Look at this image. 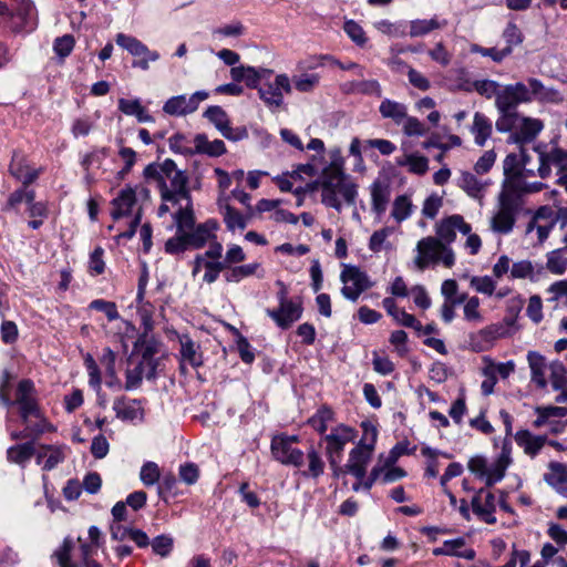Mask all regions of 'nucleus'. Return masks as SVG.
Wrapping results in <instances>:
<instances>
[{
    "instance_id": "nucleus-1",
    "label": "nucleus",
    "mask_w": 567,
    "mask_h": 567,
    "mask_svg": "<svg viewBox=\"0 0 567 567\" xmlns=\"http://www.w3.org/2000/svg\"><path fill=\"white\" fill-rule=\"evenodd\" d=\"M144 178L155 183L163 202L177 205L182 199H189L188 176L177 168L176 163L166 158L163 163H151L143 172Z\"/></svg>"
},
{
    "instance_id": "nucleus-2",
    "label": "nucleus",
    "mask_w": 567,
    "mask_h": 567,
    "mask_svg": "<svg viewBox=\"0 0 567 567\" xmlns=\"http://www.w3.org/2000/svg\"><path fill=\"white\" fill-rule=\"evenodd\" d=\"M319 183H321V202L327 207L341 212L342 203L339 195L347 205L355 204L358 185L343 172L342 157L336 156L332 158L329 166L322 169Z\"/></svg>"
},
{
    "instance_id": "nucleus-3",
    "label": "nucleus",
    "mask_w": 567,
    "mask_h": 567,
    "mask_svg": "<svg viewBox=\"0 0 567 567\" xmlns=\"http://www.w3.org/2000/svg\"><path fill=\"white\" fill-rule=\"evenodd\" d=\"M523 209L524 200L519 194L514 190L501 192L497 209L491 218V229L502 235L509 234Z\"/></svg>"
},
{
    "instance_id": "nucleus-4",
    "label": "nucleus",
    "mask_w": 567,
    "mask_h": 567,
    "mask_svg": "<svg viewBox=\"0 0 567 567\" xmlns=\"http://www.w3.org/2000/svg\"><path fill=\"white\" fill-rule=\"evenodd\" d=\"M362 427L364 430V437L350 451L347 462V471L358 480H363L365 476L367 465L372 457L378 436L375 427L369 423L363 422Z\"/></svg>"
},
{
    "instance_id": "nucleus-5",
    "label": "nucleus",
    "mask_w": 567,
    "mask_h": 567,
    "mask_svg": "<svg viewBox=\"0 0 567 567\" xmlns=\"http://www.w3.org/2000/svg\"><path fill=\"white\" fill-rule=\"evenodd\" d=\"M12 406L17 405L22 423H28L30 416L40 417L41 410L38 402V392L34 382L30 379L19 381Z\"/></svg>"
},
{
    "instance_id": "nucleus-6",
    "label": "nucleus",
    "mask_w": 567,
    "mask_h": 567,
    "mask_svg": "<svg viewBox=\"0 0 567 567\" xmlns=\"http://www.w3.org/2000/svg\"><path fill=\"white\" fill-rule=\"evenodd\" d=\"M508 86L519 103L529 102L532 100H538L540 102L561 101V96L558 91L545 87L543 83L535 78H529L527 80V84L517 82L515 84H509Z\"/></svg>"
},
{
    "instance_id": "nucleus-7",
    "label": "nucleus",
    "mask_w": 567,
    "mask_h": 567,
    "mask_svg": "<svg viewBox=\"0 0 567 567\" xmlns=\"http://www.w3.org/2000/svg\"><path fill=\"white\" fill-rule=\"evenodd\" d=\"M340 280L344 284L341 288L342 296L351 301H357L363 291L372 287L367 272L357 266H346L340 275Z\"/></svg>"
},
{
    "instance_id": "nucleus-8",
    "label": "nucleus",
    "mask_w": 567,
    "mask_h": 567,
    "mask_svg": "<svg viewBox=\"0 0 567 567\" xmlns=\"http://www.w3.org/2000/svg\"><path fill=\"white\" fill-rule=\"evenodd\" d=\"M14 11L11 14L12 30L16 33L32 32L38 24L37 9L31 0H13Z\"/></svg>"
},
{
    "instance_id": "nucleus-9",
    "label": "nucleus",
    "mask_w": 567,
    "mask_h": 567,
    "mask_svg": "<svg viewBox=\"0 0 567 567\" xmlns=\"http://www.w3.org/2000/svg\"><path fill=\"white\" fill-rule=\"evenodd\" d=\"M551 147L547 151V146L543 144H538L534 147L535 152L538 154L539 166H538V175L542 178H546L550 175V166L555 165L559 168H564L567 164V150H563L557 146V142L553 140L550 142Z\"/></svg>"
},
{
    "instance_id": "nucleus-10",
    "label": "nucleus",
    "mask_w": 567,
    "mask_h": 567,
    "mask_svg": "<svg viewBox=\"0 0 567 567\" xmlns=\"http://www.w3.org/2000/svg\"><path fill=\"white\" fill-rule=\"evenodd\" d=\"M291 92V84L288 75L278 74L272 83L258 87L260 100L271 110L278 109L284 103V93Z\"/></svg>"
},
{
    "instance_id": "nucleus-11",
    "label": "nucleus",
    "mask_w": 567,
    "mask_h": 567,
    "mask_svg": "<svg viewBox=\"0 0 567 567\" xmlns=\"http://www.w3.org/2000/svg\"><path fill=\"white\" fill-rule=\"evenodd\" d=\"M271 453L284 465L301 467L305 463L303 452L289 444L288 435H276L271 440Z\"/></svg>"
},
{
    "instance_id": "nucleus-12",
    "label": "nucleus",
    "mask_w": 567,
    "mask_h": 567,
    "mask_svg": "<svg viewBox=\"0 0 567 567\" xmlns=\"http://www.w3.org/2000/svg\"><path fill=\"white\" fill-rule=\"evenodd\" d=\"M326 441V454L329 465H334L336 460L342 458V453L347 443L353 440V430L346 425H338L330 434L323 436Z\"/></svg>"
},
{
    "instance_id": "nucleus-13",
    "label": "nucleus",
    "mask_w": 567,
    "mask_h": 567,
    "mask_svg": "<svg viewBox=\"0 0 567 567\" xmlns=\"http://www.w3.org/2000/svg\"><path fill=\"white\" fill-rule=\"evenodd\" d=\"M444 245L436 237H425L419 240L416 245L417 256L414 259V264L420 270L425 269L431 262L436 264L440 261Z\"/></svg>"
},
{
    "instance_id": "nucleus-14",
    "label": "nucleus",
    "mask_w": 567,
    "mask_h": 567,
    "mask_svg": "<svg viewBox=\"0 0 567 567\" xmlns=\"http://www.w3.org/2000/svg\"><path fill=\"white\" fill-rule=\"evenodd\" d=\"M302 303L301 301H288L279 305L277 309H266V313L270 317L276 324L286 330L291 327V324L298 321L302 316Z\"/></svg>"
},
{
    "instance_id": "nucleus-15",
    "label": "nucleus",
    "mask_w": 567,
    "mask_h": 567,
    "mask_svg": "<svg viewBox=\"0 0 567 567\" xmlns=\"http://www.w3.org/2000/svg\"><path fill=\"white\" fill-rule=\"evenodd\" d=\"M472 509L483 522L487 524H495L496 517L494 516L495 496L491 492H486L481 488L472 498Z\"/></svg>"
},
{
    "instance_id": "nucleus-16",
    "label": "nucleus",
    "mask_w": 567,
    "mask_h": 567,
    "mask_svg": "<svg viewBox=\"0 0 567 567\" xmlns=\"http://www.w3.org/2000/svg\"><path fill=\"white\" fill-rule=\"evenodd\" d=\"M543 130V123L539 120L520 117L516 131L508 137L509 143L523 145L532 142Z\"/></svg>"
},
{
    "instance_id": "nucleus-17",
    "label": "nucleus",
    "mask_w": 567,
    "mask_h": 567,
    "mask_svg": "<svg viewBox=\"0 0 567 567\" xmlns=\"http://www.w3.org/2000/svg\"><path fill=\"white\" fill-rule=\"evenodd\" d=\"M219 225L216 219H207L206 221L194 226L186 233L188 241L193 249L203 248L210 238H215V231Z\"/></svg>"
},
{
    "instance_id": "nucleus-18",
    "label": "nucleus",
    "mask_w": 567,
    "mask_h": 567,
    "mask_svg": "<svg viewBox=\"0 0 567 567\" xmlns=\"http://www.w3.org/2000/svg\"><path fill=\"white\" fill-rule=\"evenodd\" d=\"M9 171L12 176L22 182L23 186H29L39 176V171L30 169L24 155L17 151L13 152Z\"/></svg>"
},
{
    "instance_id": "nucleus-19",
    "label": "nucleus",
    "mask_w": 567,
    "mask_h": 567,
    "mask_svg": "<svg viewBox=\"0 0 567 567\" xmlns=\"http://www.w3.org/2000/svg\"><path fill=\"white\" fill-rule=\"evenodd\" d=\"M136 204V194L132 187H126L120 192V194L112 200L113 210L111 216L117 220L122 217L128 216L132 213V208Z\"/></svg>"
},
{
    "instance_id": "nucleus-20",
    "label": "nucleus",
    "mask_w": 567,
    "mask_h": 567,
    "mask_svg": "<svg viewBox=\"0 0 567 567\" xmlns=\"http://www.w3.org/2000/svg\"><path fill=\"white\" fill-rule=\"evenodd\" d=\"M113 410L122 421H134L143 417V409L138 400L118 398L114 401Z\"/></svg>"
},
{
    "instance_id": "nucleus-21",
    "label": "nucleus",
    "mask_w": 567,
    "mask_h": 567,
    "mask_svg": "<svg viewBox=\"0 0 567 567\" xmlns=\"http://www.w3.org/2000/svg\"><path fill=\"white\" fill-rule=\"evenodd\" d=\"M194 154H205L210 157H219L227 152L221 140L209 141L206 134L199 133L194 137Z\"/></svg>"
},
{
    "instance_id": "nucleus-22",
    "label": "nucleus",
    "mask_w": 567,
    "mask_h": 567,
    "mask_svg": "<svg viewBox=\"0 0 567 567\" xmlns=\"http://www.w3.org/2000/svg\"><path fill=\"white\" fill-rule=\"evenodd\" d=\"M390 186L379 179L374 181L371 185V199L372 210L381 219V216L386 210V206L390 199Z\"/></svg>"
},
{
    "instance_id": "nucleus-23",
    "label": "nucleus",
    "mask_w": 567,
    "mask_h": 567,
    "mask_svg": "<svg viewBox=\"0 0 567 567\" xmlns=\"http://www.w3.org/2000/svg\"><path fill=\"white\" fill-rule=\"evenodd\" d=\"M516 443L524 449L530 457H535L545 445L547 439L542 435H533L528 430H519L514 435Z\"/></svg>"
},
{
    "instance_id": "nucleus-24",
    "label": "nucleus",
    "mask_w": 567,
    "mask_h": 567,
    "mask_svg": "<svg viewBox=\"0 0 567 567\" xmlns=\"http://www.w3.org/2000/svg\"><path fill=\"white\" fill-rule=\"evenodd\" d=\"M550 472L544 475L545 482L559 494L567 496V467L558 462L549 464Z\"/></svg>"
},
{
    "instance_id": "nucleus-25",
    "label": "nucleus",
    "mask_w": 567,
    "mask_h": 567,
    "mask_svg": "<svg viewBox=\"0 0 567 567\" xmlns=\"http://www.w3.org/2000/svg\"><path fill=\"white\" fill-rule=\"evenodd\" d=\"M446 25L447 21L445 19H439L436 16L431 19L412 20L410 22L409 35L411 38L424 37L434 30L445 28Z\"/></svg>"
},
{
    "instance_id": "nucleus-26",
    "label": "nucleus",
    "mask_w": 567,
    "mask_h": 567,
    "mask_svg": "<svg viewBox=\"0 0 567 567\" xmlns=\"http://www.w3.org/2000/svg\"><path fill=\"white\" fill-rule=\"evenodd\" d=\"M528 364L530 368V379L539 389H545L547 385L546 380V361L545 358L535 351H529L527 354Z\"/></svg>"
},
{
    "instance_id": "nucleus-27",
    "label": "nucleus",
    "mask_w": 567,
    "mask_h": 567,
    "mask_svg": "<svg viewBox=\"0 0 567 567\" xmlns=\"http://www.w3.org/2000/svg\"><path fill=\"white\" fill-rule=\"evenodd\" d=\"M117 106L122 113L128 116H135L140 123L154 122V117L146 112L140 99L128 100L121 97L117 102Z\"/></svg>"
},
{
    "instance_id": "nucleus-28",
    "label": "nucleus",
    "mask_w": 567,
    "mask_h": 567,
    "mask_svg": "<svg viewBox=\"0 0 567 567\" xmlns=\"http://www.w3.org/2000/svg\"><path fill=\"white\" fill-rule=\"evenodd\" d=\"M457 186L463 189L472 198H482L485 186L473 173L463 171L457 178Z\"/></svg>"
},
{
    "instance_id": "nucleus-29",
    "label": "nucleus",
    "mask_w": 567,
    "mask_h": 567,
    "mask_svg": "<svg viewBox=\"0 0 567 567\" xmlns=\"http://www.w3.org/2000/svg\"><path fill=\"white\" fill-rule=\"evenodd\" d=\"M35 454L33 441L12 445L7 450V460L11 463L25 467L27 463Z\"/></svg>"
},
{
    "instance_id": "nucleus-30",
    "label": "nucleus",
    "mask_w": 567,
    "mask_h": 567,
    "mask_svg": "<svg viewBox=\"0 0 567 567\" xmlns=\"http://www.w3.org/2000/svg\"><path fill=\"white\" fill-rule=\"evenodd\" d=\"M379 112L383 118H390L396 125H401L406 118L408 107L403 103L384 99L379 106Z\"/></svg>"
},
{
    "instance_id": "nucleus-31",
    "label": "nucleus",
    "mask_w": 567,
    "mask_h": 567,
    "mask_svg": "<svg viewBox=\"0 0 567 567\" xmlns=\"http://www.w3.org/2000/svg\"><path fill=\"white\" fill-rule=\"evenodd\" d=\"M492 122L484 114L476 112L474 114L472 133L474 134V141L478 146H484L487 138L492 134Z\"/></svg>"
},
{
    "instance_id": "nucleus-32",
    "label": "nucleus",
    "mask_w": 567,
    "mask_h": 567,
    "mask_svg": "<svg viewBox=\"0 0 567 567\" xmlns=\"http://www.w3.org/2000/svg\"><path fill=\"white\" fill-rule=\"evenodd\" d=\"M187 202L185 207L179 208L174 215V220L176 225V231L186 234L195 226V215L193 210L192 196L189 195V199H185Z\"/></svg>"
},
{
    "instance_id": "nucleus-33",
    "label": "nucleus",
    "mask_w": 567,
    "mask_h": 567,
    "mask_svg": "<svg viewBox=\"0 0 567 567\" xmlns=\"http://www.w3.org/2000/svg\"><path fill=\"white\" fill-rule=\"evenodd\" d=\"M308 466L301 471V475L307 478L318 480L324 472V461L320 453L311 445L307 452Z\"/></svg>"
},
{
    "instance_id": "nucleus-34",
    "label": "nucleus",
    "mask_w": 567,
    "mask_h": 567,
    "mask_svg": "<svg viewBox=\"0 0 567 567\" xmlns=\"http://www.w3.org/2000/svg\"><path fill=\"white\" fill-rule=\"evenodd\" d=\"M161 342L153 336L141 333L135 342V349L141 353L142 360L155 359V354L159 351Z\"/></svg>"
},
{
    "instance_id": "nucleus-35",
    "label": "nucleus",
    "mask_w": 567,
    "mask_h": 567,
    "mask_svg": "<svg viewBox=\"0 0 567 567\" xmlns=\"http://www.w3.org/2000/svg\"><path fill=\"white\" fill-rule=\"evenodd\" d=\"M260 267V264L254 262L243 266H227L226 271L224 272V278L226 282H239L244 278L250 277L256 274L257 269Z\"/></svg>"
},
{
    "instance_id": "nucleus-36",
    "label": "nucleus",
    "mask_w": 567,
    "mask_h": 567,
    "mask_svg": "<svg viewBox=\"0 0 567 567\" xmlns=\"http://www.w3.org/2000/svg\"><path fill=\"white\" fill-rule=\"evenodd\" d=\"M179 341L182 359L194 368L202 365V355L197 352L195 342L188 336L181 337Z\"/></svg>"
},
{
    "instance_id": "nucleus-37",
    "label": "nucleus",
    "mask_w": 567,
    "mask_h": 567,
    "mask_svg": "<svg viewBox=\"0 0 567 567\" xmlns=\"http://www.w3.org/2000/svg\"><path fill=\"white\" fill-rule=\"evenodd\" d=\"M333 420V411L323 405L308 420V424L318 433L323 434L328 429V423Z\"/></svg>"
},
{
    "instance_id": "nucleus-38",
    "label": "nucleus",
    "mask_w": 567,
    "mask_h": 567,
    "mask_svg": "<svg viewBox=\"0 0 567 567\" xmlns=\"http://www.w3.org/2000/svg\"><path fill=\"white\" fill-rule=\"evenodd\" d=\"M496 339L489 326L470 336L471 344L475 351L486 350Z\"/></svg>"
},
{
    "instance_id": "nucleus-39",
    "label": "nucleus",
    "mask_w": 567,
    "mask_h": 567,
    "mask_svg": "<svg viewBox=\"0 0 567 567\" xmlns=\"http://www.w3.org/2000/svg\"><path fill=\"white\" fill-rule=\"evenodd\" d=\"M382 306L398 323L400 324H411L413 323V315L408 313L403 309H399L396 302L393 298L386 297L382 300Z\"/></svg>"
},
{
    "instance_id": "nucleus-40",
    "label": "nucleus",
    "mask_w": 567,
    "mask_h": 567,
    "mask_svg": "<svg viewBox=\"0 0 567 567\" xmlns=\"http://www.w3.org/2000/svg\"><path fill=\"white\" fill-rule=\"evenodd\" d=\"M549 381L555 391L567 386V370L560 361H554L548 367Z\"/></svg>"
},
{
    "instance_id": "nucleus-41",
    "label": "nucleus",
    "mask_w": 567,
    "mask_h": 567,
    "mask_svg": "<svg viewBox=\"0 0 567 567\" xmlns=\"http://www.w3.org/2000/svg\"><path fill=\"white\" fill-rule=\"evenodd\" d=\"M495 104L499 112H516L519 101L509 90V86L506 85L502 91H498Z\"/></svg>"
},
{
    "instance_id": "nucleus-42",
    "label": "nucleus",
    "mask_w": 567,
    "mask_h": 567,
    "mask_svg": "<svg viewBox=\"0 0 567 567\" xmlns=\"http://www.w3.org/2000/svg\"><path fill=\"white\" fill-rule=\"evenodd\" d=\"M192 248L186 234L176 231L175 236L168 238L164 250L168 255H179Z\"/></svg>"
},
{
    "instance_id": "nucleus-43",
    "label": "nucleus",
    "mask_w": 567,
    "mask_h": 567,
    "mask_svg": "<svg viewBox=\"0 0 567 567\" xmlns=\"http://www.w3.org/2000/svg\"><path fill=\"white\" fill-rule=\"evenodd\" d=\"M543 271V267L539 266L537 272L534 271V266L529 260H520L514 262L511 268V276L517 279L528 278L530 280H535L537 275H540Z\"/></svg>"
},
{
    "instance_id": "nucleus-44",
    "label": "nucleus",
    "mask_w": 567,
    "mask_h": 567,
    "mask_svg": "<svg viewBox=\"0 0 567 567\" xmlns=\"http://www.w3.org/2000/svg\"><path fill=\"white\" fill-rule=\"evenodd\" d=\"M470 52L475 54H481L482 56L491 58V60L495 63L503 62L507 56H509V49H497V48H484L477 43H472L470 45Z\"/></svg>"
},
{
    "instance_id": "nucleus-45",
    "label": "nucleus",
    "mask_w": 567,
    "mask_h": 567,
    "mask_svg": "<svg viewBox=\"0 0 567 567\" xmlns=\"http://www.w3.org/2000/svg\"><path fill=\"white\" fill-rule=\"evenodd\" d=\"M412 213V203L406 195L398 196L393 202L391 216L398 221L402 223L408 219Z\"/></svg>"
},
{
    "instance_id": "nucleus-46",
    "label": "nucleus",
    "mask_w": 567,
    "mask_h": 567,
    "mask_svg": "<svg viewBox=\"0 0 567 567\" xmlns=\"http://www.w3.org/2000/svg\"><path fill=\"white\" fill-rule=\"evenodd\" d=\"M506 45L503 49H509V55L513 53L515 47H518L524 41V35L520 29L513 22H508L502 33Z\"/></svg>"
},
{
    "instance_id": "nucleus-47",
    "label": "nucleus",
    "mask_w": 567,
    "mask_h": 567,
    "mask_svg": "<svg viewBox=\"0 0 567 567\" xmlns=\"http://www.w3.org/2000/svg\"><path fill=\"white\" fill-rule=\"evenodd\" d=\"M115 42L133 56H141V53L144 52L143 48L145 44L135 37L118 33L115 38Z\"/></svg>"
},
{
    "instance_id": "nucleus-48",
    "label": "nucleus",
    "mask_w": 567,
    "mask_h": 567,
    "mask_svg": "<svg viewBox=\"0 0 567 567\" xmlns=\"http://www.w3.org/2000/svg\"><path fill=\"white\" fill-rule=\"evenodd\" d=\"M187 103H186V95H176L171 99H168L164 106L163 111L166 114L173 115V116H184L189 114L187 111Z\"/></svg>"
},
{
    "instance_id": "nucleus-49",
    "label": "nucleus",
    "mask_w": 567,
    "mask_h": 567,
    "mask_svg": "<svg viewBox=\"0 0 567 567\" xmlns=\"http://www.w3.org/2000/svg\"><path fill=\"white\" fill-rule=\"evenodd\" d=\"M204 116L215 125V127L221 132L225 126L229 124L227 113L218 105L209 106L205 112Z\"/></svg>"
},
{
    "instance_id": "nucleus-50",
    "label": "nucleus",
    "mask_w": 567,
    "mask_h": 567,
    "mask_svg": "<svg viewBox=\"0 0 567 567\" xmlns=\"http://www.w3.org/2000/svg\"><path fill=\"white\" fill-rule=\"evenodd\" d=\"M84 365L89 373V384L97 392V394L101 391V373L97 363L95 362L94 358L86 353L84 357Z\"/></svg>"
},
{
    "instance_id": "nucleus-51",
    "label": "nucleus",
    "mask_w": 567,
    "mask_h": 567,
    "mask_svg": "<svg viewBox=\"0 0 567 567\" xmlns=\"http://www.w3.org/2000/svg\"><path fill=\"white\" fill-rule=\"evenodd\" d=\"M161 478V471L155 462H146L141 467L140 480L145 486L156 484Z\"/></svg>"
},
{
    "instance_id": "nucleus-52",
    "label": "nucleus",
    "mask_w": 567,
    "mask_h": 567,
    "mask_svg": "<svg viewBox=\"0 0 567 567\" xmlns=\"http://www.w3.org/2000/svg\"><path fill=\"white\" fill-rule=\"evenodd\" d=\"M436 235L437 239L445 241L446 244H451L455 240L456 225L455 221L452 220V216L443 219L440 224H437Z\"/></svg>"
},
{
    "instance_id": "nucleus-53",
    "label": "nucleus",
    "mask_w": 567,
    "mask_h": 567,
    "mask_svg": "<svg viewBox=\"0 0 567 567\" xmlns=\"http://www.w3.org/2000/svg\"><path fill=\"white\" fill-rule=\"evenodd\" d=\"M224 221L229 230L244 229L247 226L246 218L229 205L225 207Z\"/></svg>"
},
{
    "instance_id": "nucleus-54",
    "label": "nucleus",
    "mask_w": 567,
    "mask_h": 567,
    "mask_svg": "<svg viewBox=\"0 0 567 567\" xmlns=\"http://www.w3.org/2000/svg\"><path fill=\"white\" fill-rule=\"evenodd\" d=\"M501 116L497 118L495 126L498 132L507 133L513 130L516 131L519 122L517 112H499Z\"/></svg>"
},
{
    "instance_id": "nucleus-55",
    "label": "nucleus",
    "mask_w": 567,
    "mask_h": 567,
    "mask_svg": "<svg viewBox=\"0 0 567 567\" xmlns=\"http://www.w3.org/2000/svg\"><path fill=\"white\" fill-rule=\"evenodd\" d=\"M398 164L408 165L409 171L417 175H424L429 169V161L422 155L410 154L404 162H398Z\"/></svg>"
},
{
    "instance_id": "nucleus-56",
    "label": "nucleus",
    "mask_w": 567,
    "mask_h": 567,
    "mask_svg": "<svg viewBox=\"0 0 567 567\" xmlns=\"http://www.w3.org/2000/svg\"><path fill=\"white\" fill-rule=\"evenodd\" d=\"M394 233L393 227H383L379 230H375L369 240V249L373 252H379L383 249L384 243L389 236Z\"/></svg>"
},
{
    "instance_id": "nucleus-57",
    "label": "nucleus",
    "mask_w": 567,
    "mask_h": 567,
    "mask_svg": "<svg viewBox=\"0 0 567 567\" xmlns=\"http://www.w3.org/2000/svg\"><path fill=\"white\" fill-rule=\"evenodd\" d=\"M352 90L360 94L375 95L381 97L382 89L377 80H367L351 83Z\"/></svg>"
},
{
    "instance_id": "nucleus-58",
    "label": "nucleus",
    "mask_w": 567,
    "mask_h": 567,
    "mask_svg": "<svg viewBox=\"0 0 567 567\" xmlns=\"http://www.w3.org/2000/svg\"><path fill=\"white\" fill-rule=\"evenodd\" d=\"M443 206V198L437 194L430 195L423 203L422 215L426 218L434 219Z\"/></svg>"
},
{
    "instance_id": "nucleus-59",
    "label": "nucleus",
    "mask_w": 567,
    "mask_h": 567,
    "mask_svg": "<svg viewBox=\"0 0 567 567\" xmlns=\"http://www.w3.org/2000/svg\"><path fill=\"white\" fill-rule=\"evenodd\" d=\"M75 41L73 35L65 34L63 37L56 38L53 43V50L58 56L64 59L69 56L74 48Z\"/></svg>"
},
{
    "instance_id": "nucleus-60",
    "label": "nucleus",
    "mask_w": 567,
    "mask_h": 567,
    "mask_svg": "<svg viewBox=\"0 0 567 567\" xmlns=\"http://www.w3.org/2000/svg\"><path fill=\"white\" fill-rule=\"evenodd\" d=\"M319 75L315 73H305L293 78L295 87L299 92H311L319 84Z\"/></svg>"
},
{
    "instance_id": "nucleus-61",
    "label": "nucleus",
    "mask_w": 567,
    "mask_h": 567,
    "mask_svg": "<svg viewBox=\"0 0 567 567\" xmlns=\"http://www.w3.org/2000/svg\"><path fill=\"white\" fill-rule=\"evenodd\" d=\"M473 87L478 94L486 99L496 97L499 91V84L493 80H477L473 83Z\"/></svg>"
},
{
    "instance_id": "nucleus-62",
    "label": "nucleus",
    "mask_w": 567,
    "mask_h": 567,
    "mask_svg": "<svg viewBox=\"0 0 567 567\" xmlns=\"http://www.w3.org/2000/svg\"><path fill=\"white\" fill-rule=\"evenodd\" d=\"M227 265L220 260H208L205 262V274L203 280L207 284H213L218 279L221 271H226Z\"/></svg>"
},
{
    "instance_id": "nucleus-63",
    "label": "nucleus",
    "mask_w": 567,
    "mask_h": 567,
    "mask_svg": "<svg viewBox=\"0 0 567 567\" xmlns=\"http://www.w3.org/2000/svg\"><path fill=\"white\" fill-rule=\"evenodd\" d=\"M471 287L474 288L480 293L492 296L495 291L496 284L488 276H475L471 279Z\"/></svg>"
},
{
    "instance_id": "nucleus-64",
    "label": "nucleus",
    "mask_w": 567,
    "mask_h": 567,
    "mask_svg": "<svg viewBox=\"0 0 567 567\" xmlns=\"http://www.w3.org/2000/svg\"><path fill=\"white\" fill-rule=\"evenodd\" d=\"M344 32L349 35V38L357 43L358 45L362 47L367 42L365 32L363 31L362 27L358 24L353 20H349L344 23Z\"/></svg>"
}]
</instances>
